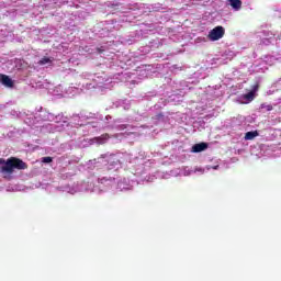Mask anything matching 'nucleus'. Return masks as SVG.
<instances>
[{
	"label": "nucleus",
	"instance_id": "obj_1",
	"mask_svg": "<svg viewBox=\"0 0 281 281\" xmlns=\"http://www.w3.org/2000/svg\"><path fill=\"white\" fill-rule=\"evenodd\" d=\"M15 170H27V162L16 157H10L7 160L0 158V175L3 179H12Z\"/></svg>",
	"mask_w": 281,
	"mask_h": 281
},
{
	"label": "nucleus",
	"instance_id": "obj_2",
	"mask_svg": "<svg viewBox=\"0 0 281 281\" xmlns=\"http://www.w3.org/2000/svg\"><path fill=\"white\" fill-rule=\"evenodd\" d=\"M225 36V27L223 26H215L209 33L210 41H221Z\"/></svg>",
	"mask_w": 281,
	"mask_h": 281
},
{
	"label": "nucleus",
	"instance_id": "obj_3",
	"mask_svg": "<svg viewBox=\"0 0 281 281\" xmlns=\"http://www.w3.org/2000/svg\"><path fill=\"white\" fill-rule=\"evenodd\" d=\"M203 150H207V143H198L193 145L191 153H203Z\"/></svg>",
	"mask_w": 281,
	"mask_h": 281
},
{
	"label": "nucleus",
	"instance_id": "obj_4",
	"mask_svg": "<svg viewBox=\"0 0 281 281\" xmlns=\"http://www.w3.org/2000/svg\"><path fill=\"white\" fill-rule=\"evenodd\" d=\"M0 82L4 85V87H14V81H12V79L9 78L7 75L0 76Z\"/></svg>",
	"mask_w": 281,
	"mask_h": 281
},
{
	"label": "nucleus",
	"instance_id": "obj_5",
	"mask_svg": "<svg viewBox=\"0 0 281 281\" xmlns=\"http://www.w3.org/2000/svg\"><path fill=\"white\" fill-rule=\"evenodd\" d=\"M229 4L233 7L234 10L238 11L243 8V1L240 0H228Z\"/></svg>",
	"mask_w": 281,
	"mask_h": 281
},
{
	"label": "nucleus",
	"instance_id": "obj_6",
	"mask_svg": "<svg viewBox=\"0 0 281 281\" xmlns=\"http://www.w3.org/2000/svg\"><path fill=\"white\" fill-rule=\"evenodd\" d=\"M258 131H252V132H247L245 134V139L247 140H251V139H256V137H258Z\"/></svg>",
	"mask_w": 281,
	"mask_h": 281
},
{
	"label": "nucleus",
	"instance_id": "obj_7",
	"mask_svg": "<svg viewBox=\"0 0 281 281\" xmlns=\"http://www.w3.org/2000/svg\"><path fill=\"white\" fill-rule=\"evenodd\" d=\"M110 138L109 134H102L95 138V142L99 144H104Z\"/></svg>",
	"mask_w": 281,
	"mask_h": 281
},
{
	"label": "nucleus",
	"instance_id": "obj_8",
	"mask_svg": "<svg viewBox=\"0 0 281 281\" xmlns=\"http://www.w3.org/2000/svg\"><path fill=\"white\" fill-rule=\"evenodd\" d=\"M254 98H256V93H254V91H250L244 95V100H248V102L254 101Z\"/></svg>",
	"mask_w": 281,
	"mask_h": 281
},
{
	"label": "nucleus",
	"instance_id": "obj_9",
	"mask_svg": "<svg viewBox=\"0 0 281 281\" xmlns=\"http://www.w3.org/2000/svg\"><path fill=\"white\" fill-rule=\"evenodd\" d=\"M52 63V59L49 57H43L40 61L38 65H48Z\"/></svg>",
	"mask_w": 281,
	"mask_h": 281
},
{
	"label": "nucleus",
	"instance_id": "obj_10",
	"mask_svg": "<svg viewBox=\"0 0 281 281\" xmlns=\"http://www.w3.org/2000/svg\"><path fill=\"white\" fill-rule=\"evenodd\" d=\"M260 109H265L266 111H273V105L267 104V103H261Z\"/></svg>",
	"mask_w": 281,
	"mask_h": 281
},
{
	"label": "nucleus",
	"instance_id": "obj_11",
	"mask_svg": "<svg viewBox=\"0 0 281 281\" xmlns=\"http://www.w3.org/2000/svg\"><path fill=\"white\" fill-rule=\"evenodd\" d=\"M42 161H43V164H52V161H54V159L52 157L47 156V157H44L42 159Z\"/></svg>",
	"mask_w": 281,
	"mask_h": 281
},
{
	"label": "nucleus",
	"instance_id": "obj_12",
	"mask_svg": "<svg viewBox=\"0 0 281 281\" xmlns=\"http://www.w3.org/2000/svg\"><path fill=\"white\" fill-rule=\"evenodd\" d=\"M258 89H260V86L257 83V85H255V86L252 87V90H251V91H254V93H256V91H258Z\"/></svg>",
	"mask_w": 281,
	"mask_h": 281
},
{
	"label": "nucleus",
	"instance_id": "obj_13",
	"mask_svg": "<svg viewBox=\"0 0 281 281\" xmlns=\"http://www.w3.org/2000/svg\"><path fill=\"white\" fill-rule=\"evenodd\" d=\"M128 127V125H126V124H123V125H120L119 126V128L121 130V131H124V128H127Z\"/></svg>",
	"mask_w": 281,
	"mask_h": 281
},
{
	"label": "nucleus",
	"instance_id": "obj_14",
	"mask_svg": "<svg viewBox=\"0 0 281 281\" xmlns=\"http://www.w3.org/2000/svg\"><path fill=\"white\" fill-rule=\"evenodd\" d=\"M99 54H102V49L98 48Z\"/></svg>",
	"mask_w": 281,
	"mask_h": 281
}]
</instances>
